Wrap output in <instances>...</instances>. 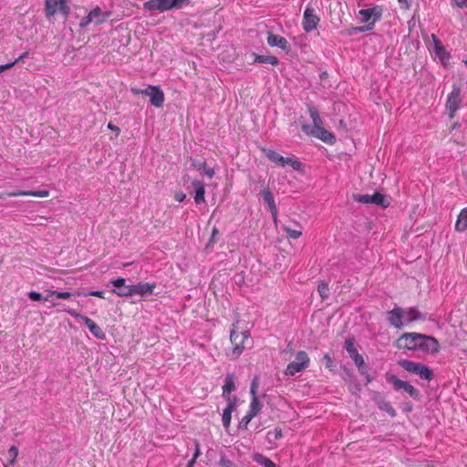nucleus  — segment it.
<instances>
[{"mask_svg":"<svg viewBox=\"0 0 467 467\" xmlns=\"http://www.w3.org/2000/svg\"><path fill=\"white\" fill-rule=\"evenodd\" d=\"M397 347L409 350L435 353L439 350V342L433 337L410 332L404 333L397 340Z\"/></svg>","mask_w":467,"mask_h":467,"instance_id":"1","label":"nucleus"},{"mask_svg":"<svg viewBox=\"0 0 467 467\" xmlns=\"http://www.w3.org/2000/svg\"><path fill=\"white\" fill-rule=\"evenodd\" d=\"M426 313H421L417 307L402 308L395 306L392 310L387 312V320L389 325L395 328L400 329L406 324L425 320Z\"/></svg>","mask_w":467,"mask_h":467,"instance_id":"2","label":"nucleus"},{"mask_svg":"<svg viewBox=\"0 0 467 467\" xmlns=\"http://www.w3.org/2000/svg\"><path fill=\"white\" fill-rule=\"evenodd\" d=\"M189 3L190 0H149L144 3V8L148 11L166 12L181 9Z\"/></svg>","mask_w":467,"mask_h":467,"instance_id":"3","label":"nucleus"},{"mask_svg":"<svg viewBox=\"0 0 467 467\" xmlns=\"http://www.w3.org/2000/svg\"><path fill=\"white\" fill-rule=\"evenodd\" d=\"M386 380L388 383L392 384L395 390L403 389L406 393H408L412 399L419 400L420 397V392L418 389L412 386L410 382L404 381L402 379H398L395 375L387 373L385 375Z\"/></svg>","mask_w":467,"mask_h":467,"instance_id":"4","label":"nucleus"},{"mask_svg":"<svg viewBox=\"0 0 467 467\" xmlns=\"http://www.w3.org/2000/svg\"><path fill=\"white\" fill-rule=\"evenodd\" d=\"M310 359L306 351H298L296 355V359L290 362L285 374L287 376H294L296 373L302 372L309 366Z\"/></svg>","mask_w":467,"mask_h":467,"instance_id":"5","label":"nucleus"},{"mask_svg":"<svg viewBox=\"0 0 467 467\" xmlns=\"http://www.w3.org/2000/svg\"><path fill=\"white\" fill-rule=\"evenodd\" d=\"M46 16H54L56 14L60 13L67 18L70 13V7L66 0H46L45 2Z\"/></svg>","mask_w":467,"mask_h":467,"instance_id":"6","label":"nucleus"},{"mask_svg":"<svg viewBox=\"0 0 467 467\" xmlns=\"http://www.w3.org/2000/svg\"><path fill=\"white\" fill-rule=\"evenodd\" d=\"M109 12H103L99 6H96L80 20L79 27L86 28L91 23L101 25L109 17Z\"/></svg>","mask_w":467,"mask_h":467,"instance_id":"7","label":"nucleus"},{"mask_svg":"<svg viewBox=\"0 0 467 467\" xmlns=\"http://www.w3.org/2000/svg\"><path fill=\"white\" fill-rule=\"evenodd\" d=\"M135 94H143L150 97L151 105L161 108L164 102V93L159 86H149L145 89H132Z\"/></svg>","mask_w":467,"mask_h":467,"instance_id":"8","label":"nucleus"},{"mask_svg":"<svg viewBox=\"0 0 467 467\" xmlns=\"http://www.w3.org/2000/svg\"><path fill=\"white\" fill-rule=\"evenodd\" d=\"M352 198L355 202L365 204H376L382 208H386L389 205V202L386 197L379 192H375L372 195L355 193L353 194Z\"/></svg>","mask_w":467,"mask_h":467,"instance_id":"9","label":"nucleus"},{"mask_svg":"<svg viewBox=\"0 0 467 467\" xmlns=\"http://www.w3.org/2000/svg\"><path fill=\"white\" fill-rule=\"evenodd\" d=\"M320 18L317 16L314 7L307 5L304 11L302 26L306 33L317 28Z\"/></svg>","mask_w":467,"mask_h":467,"instance_id":"10","label":"nucleus"},{"mask_svg":"<svg viewBox=\"0 0 467 467\" xmlns=\"http://www.w3.org/2000/svg\"><path fill=\"white\" fill-rule=\"evenodd\" d=\"M462 103L461 88L453 86L451 92L449 94L446 108L450 112V118H453L455 112L459 109Z\"/></svg>","mask_w":467,"mask_h":467,"instance_id":"11","label":"nucleus"},{"mask_svg":"<svg viewBox=\"0 0 467 467\" xmlns=\"http://www.w3.org/2000/svg\"><path fill=\"white\" fill-rule=\"evenodd\" d=\"M382 7L379 5H374L370 8L360 9L358 15L361 17V23H368L370 19H374V22H379L382 17Z\"/></svg>","mask_w":467,"mask_h":467,"instance_id":"12","label":"nucleus"},{"mask_svg":"<svg viewBox=\"0 0 467 467\" xmlns=\"http://www.w3.org/2000/svg\"><path fill=\"white\" fill-rule=\"evenodd\" d=\"M230 340L233 344V357L237 358L242 353L243 350L246 348L244 342H242L239 333L237 332V326L233 325V327L230 332Z\"/></svg>","mask_w":467,"mask_h":467,"instance_id":"13","label":"nucleus"},{"mask_svg":"<svg viewBox=\"0 0 467 467\" xmlns=\"http://www.w3.org/2000/svg\"><path fill=\"white\" fill-rule=\"evenodd\" d=\"M266 41L269 46L277 47L284 50L285 53H289L291 50V47L288 41L284 36L268 32Z\"/></svg>","mask_w":467,"mask_h":467,"instance_id":"14","label":"nucleus"},{"mask_svg":"<svg viewBox=\"0 0 467 467\" xmlns=\"http://www.w3.org/2000/svg\"><path fill=\"white\" fill-rule=\"evenodd\" d=\"M235 389H236V387H235V382H234V375L233 373H228L225 376L224 384L223 386V394H222L223 398L226 401H233V400L236 401V398L231 397V393L233 391H234Z\"/></svg>","mask_w":467,"mask_h":467,"instance_id":"15","label":"nucleus"},{"mask_svg":"<svg viewBox=\"0 0 467 467\" xmlns=\"http://www.w3.org/2000/svg\"><path fill=\"white\" fill-rule=\"evenodd\" d=\"M308 135L319 139L320 140L329 145H333L336 142L335 135L332 132L324 129L323 127L312 131Z\"/></svg>","mask_w":467,"mask_h":467,"instance_id":"16","label":"nucleus"},{"mask_svg":"<svg viewBox=\"0 0 467 467\" xmlns=\"http://www.w3.org/2000/svg\"><path fill=\"white\" fill-rule=\"evenodd\" d=\"M262 197L264 199V202L268 205V208L271 212V214L273 216V219L275 222H276L277 219V208L275 205V202L274 199V196L270 191L269 188H265L262 191Z\"/></svg>","mask_w":467,"mask_h":467,"instance_id":"17","label":"nucleus"},{"mask_svg":"<svg viewBox=\"0 0 467 467\" xmlns=\"http://www.w3.org/2000/svg\"><path fill=\"white\" fill-rule=\"evenodd\" d=\"M431 40H432V44H433V50H434L436 56L441 61L448 60L450 58V54L446 51L441 41L434 34L431 35Z\"/></svg>","mask_w":467,"mask_h":467,"instance_id":"18","label":"nucleus"},{"mask_svg":"<svg viewBox=\"0 0 467 467\" xmlns=\"http://www.w3.org/2000/svg\"><path fill=\"white\" fill-rule=\"evenodd\" d=\"M156 287L155 283H139L133 285V296L140 295L141 296H150Z\"/></svg>","mask_w":467,"mask_h":467,"instance_id":"19","label":"nucleus"},{"mask_svg":"<svg viewBox=\"0 0 467 467\" xmlns=\"http://www.w3.org/2000/svg\"><path fill=\"white\" fill-rule=\"evenodd\" d=\"M84 323L89 329L90 333L98 339L104 340L106 338V334L102 330V328L97 325L91 318L85 317Z\"/></svg>","mask_w":467,"mask_h":467,"instance_id":"20","label":"nucleus"},{"mask_svg":"<svg viewBox=\"0 0 467 467\" xmlns=\"http://www.w3.org/2000/svg\"><path fill=\"white\" fill-rule=\"evenodd\" d=\"M236 409V401H227V406L223 410V415H222V421L223 426L225 430H227L230 427L231 420H232V413Z\"/></svg>","mask_w":467,"mask_h":467,"instance_id":"21","label":"nucleus"},{"mask_svg":"<svg viewBox=\"0 0 467 467\" xmlns=\"http://www.w3.org/2000/svg\"><path fill=\"white\" fill-rule=\"evenodd\" d=\"M194 190H195V195H194V201L197 204L201 202H204V194H205V185L202 181L194 180L192 182Z\"/></svg>","mask_w":467,"mask_h":467,"instance_id":"22","label":"nucleus"},{"mask_svg":"<svg viewBox=\"0 0 467 467\" xmlns=\"http://www.w3.org/2000/svg\"><path fill=\"white\" fill-rule=\"evenodd\" d=\"M398 364L404 370H406V371H408V372H410L411 374H414V375H417L419 369L420 368V367L422 365V363L411 361V360H409V359H400L398 361Z\"/></svg>","mask_w":467,"mask_h":467,"instance_id":"23","label":"nucleus"},{"mask_svg":"<svg viewBox=\"0 0 467 467\" xmlns=\"http://www.w3.org/2000/svg\"><path fill=\"white\" fill-rule=\"evenodd\" d=\"M455 230L460 233L467 230V208H463L460 212L455 223Z\"/></svg>","mask_w":467,"mask_h":467,"instance_id":"24","label":"nucleus"},{"mask_svg":"<svg viewBox=\"0 0 467 467\" xmlns=\"http://www.w3.org/2000/svg\"><path fill=\"white\" fill-rule=\"evenodd\" d=\"M253 56L254 57V63L271 64L273 66H276L279 63L278 58L275 56H264L255 53H254Z\"/></svg>","mask_w":467,"mask_h":467,"instance_id":"25","label":"nucleus"},{"mask_svg":"<svg viewBox=\"0 0 467 467\" xmlns=\"http://www.w3.org/2000/svg\"><path fill=\"white\" fill-rule=\"evenodd\" d=\"M192 166H194L201 174L206 175L208 178H213L214 175V170L213 168H208L204 161H192Z\"/></svg>","mask_w":467,"mask_h":467,"instance_id":"26","label":"nucleus"},{"mask_svg":"<svg viewBox=\"0 0 467 467\" xmlns=\"http://www.w3.org/2000/svg\"><path fill=\"white\" fill-rule=\"evenodd\" d=\"M253 461L264 467H276V464L273 461L261 453H254L253 455Z\"/></svg>","mask_w":467,"mask_h":467,"instance_id":"27","label":"nucleus"},{"mask_svg":"<svg viewBox=\"0 0 467 467\" xmlns=\"http://www.w3.org/2000/svg\"><path fill=\"white\" fill-rule=\"evenodd\" d=\"M313 120V125H309V124H304L302 125V130L306 133V134H309L311 133L312 131L317 130V129H320L323 127V120L321 119V118H317V119H312Z\"/></svg>","mask_w":467,"mask_h":467,"instance_id":"28","label":"nucleus"},{"mask_svg":"<svg viewBox=\"0 0 467 467\" xmlns=\"http://www.w3.org/2000/svg\"><path fill=\"white\" fill-rule=\"evenodd\" d=\"M261 409H262V404H261L258 397H254V399H252L250 406H249V410L246 413H248L249 415H251L252 417L254 418L259 413Z\"/></svg>","mask_w":467,"mask_h":467,"instance_id":"29","label":"nucleus"},{"mask_svg":"<svg viewBox=\"0 0 467 467\" xmlns=\"http://www.w3.org/2000/svg\"><path fill=\"white\" fill-rule=\"evenodd\" d=\"M417 375L427 381H431L433 379L432 370L426 365L422 364L420 368L419 369Z\"/></svg>","mask_w":467,"mask_h":467,"instance_id":"30","label":"nucleus"},{"mask_svg":"<svg viewBox=\"0 0 467 467\" xmlns=\"http://www.w3.org/2000/svg\"><path fill=\"white\" fill-rule=\"evenodd\" d=\"M282 430L280 428H275V430L267 432L266 440L268 443L275 444L277 440L282 438Z\"/></svg>","mask_w":467,"mask_h":467,"instance_id":"31","label":"nucleus"},{"mask_svg":"<svg viewBox=\"0 0 467 467\" xmlns=\"http://www.w3.org/2000/svg\"><path fill=\"white\" fill-rule=\"evenodd\" d=\"M112 292L120 297L132 296H133V285H125L124 286L119 287V289H112Z\"/></svg>","mask_w":467,"mask_h":467,"instance_id":"32","label":"nucleus"},{"mask_svg":"<svg viewBox=\"0 0 467 467\" xmlns=\"http://www.w3.org/2000/svg\"><path fill=\"white\" fill-rule=\"evenodd\" d=\"M278 164L282 167L290 165L296 171H298L301 167L300 161L286 157H283V161H280Z\"/></svg>","mask_w":467,"mask_h":467,"instance_id":"33","label":"nucleus"},{"mask_svg":"<svg viewBox=\"0 0 467 467\" xmlns=\"http://www.w3.org/2000/svg\"><path fill=\"white\" fill-rule=\"evenodd\" d=\"M265 155L273 162L278 164L280 161H283V156L277 153L275 150L271 149L264 150Z\"/></svg>","mask_w":467,"mask_h":467,"instance_id":"34","label":"nucleus"},{"mask_svg":"<svg viewBox=\"0 0 467 467\" xmlns=\"http://www.w3.org/2000/svg\"><path fill=\"white\" fill-rule=\"evenodd\" d=\"M345 349L348 353L349 357L352 358L358 354V349L355 347L353 338H348L345 342Z\"/></svg>","mask_w":467,"mask_h":467,"instance_id":"35","label":"nucleus"},{"mask_svg":"<svg viewBox=\"0 0 467 467\" xmlns=\"http://www.w3.org/2000/svg\"><path fill=\"white\" fill-rule=\"evenodd\" d=\"M317 292L322 299H327L329 297V287L327 283L322 281L318 284Z\"/></svg>","mask_w":467,"mask_h":467,"instance_id":"36","label":"nucleus"},{"mask_svg":"<svg viewBox=\"0 0 467 467\" xmlns=\"http://www.w3.org/2000/svg\"><path fill=\"white\" fill-rule=\"evenodd\" d=\"M282 229L286 234L287 237L291 239H297L302 235L301 230L291 229L288 225H283Z\"/></svg>","mask_w":467,"mask_h":467,"instance_id":"37","label":"nucleus"},{"mask_svg":"<svg viewBox=\"0 0 467 467\" xmlns=\"http://www.w3.org/2000/svg\"><path fill=\"white\" fill-rule=\"evenodd\" d=\"M379 407L381 410L386 411L391 418L396 417V410L390 405V403L383 401Z\"/></svg>","mask_w":467,"mask_h":467,"instance_id":"38","label":"nucleus"},{"mask_svg":"<svg viewBox=\"0 0 467 467\" xmlns=\"http://www.w3.org/2000/svg\"><path fill=\"white\" fill-rule=\"evenodd\" d=\"M28 297L32 301H41V300L49 301L50 300V298H49L50 295L48 293H47V296H44L42 294L36 292V291H30L28 293Z\"/></svg>","mask_w":467,"mask_h":467,"instance_id":"39","label":"nucleus"},{"mask_svg":"<svg viewBox=\"0 0 467 467\" xmlns=\"http://www.w3.org/2000/svg\"><path fill=\"white\" fill-rule=\"evenodd\" d=\"M364 33L362 26H351L347 28L343 34L347 36H352L354 35Z\"/></svg>","mask_w":467,"mask_h":467,"instance_id":"40","label":"nucleus"},{"mask_svg":"<svg viewBox=\"0 0 467 467\" xmlns=\"http://www.w3.org/2000/svg\"><path fill=\"white\" fill-rule=\"evenodd\" d=\"M50 295V296H55L56 297L59 299H68L71 296V293L69 292H58V291H47Z\"/></svg>","mask_w":467,"mask_h":467,"instance_id":"41","label":"nucleus"},{"mask_svg":"<svg viewBox=\"0 0 467 467\" xmlns=\"http://www.w3.org/2000/svg\"><path fill=\"white\" fill-rule=\"evenodd\" d=\"M254 419L251 415L246 413L243 419L239 422V429L246 430L248 427V424L251 422V420Z\"/></svg>","mask_w":467,"mask_h":467,"instance_id":"42","label":"nucleus"},{"mask_svg":"<svg viewBox=\"0 0 467 467\" xmlns=\"http://www.w3.org/2000/svg\"><path fill=\"white\" fill-rule=\"evenodd\" d=\"M18 195L47 197V196H48V192L47 191L29 192H22V193H19Z\"/></svg>","mask_w":467,"mask_h":467,"instance_id":"43","label":"nucleus"},{"mask_svg":"<svg viewBox=\"0 0 467 467\" xmlns=\"http://www.w3.org/2000/svg\"><path fill=\"white\" fill-rule=\"evenodd\" d=\"M257 387H258L257 378H254L251 383V388H250V394L252 396V399H254V397H257Z\"/></svg>","mask_w":467,"mask_h":467,"instance_id":"44","label":"nucleus"},{"mask_svg":"<svg viewBox=\"0 0 467 467\" xmlns=\"http://www.w3.org/2000/svg\"><path fill=\"white\" fill-rule=\"evenodd\" d=\"M8 455L9 457L11 458V463H14L16 458L17 457L18 455V449L17 447L16 446H11L10 449L8 450Z\"/></svg>","mask_w":467,"mask_h":467,"instance_id":"45","label":"nucleus"},{"mask_svg":"<svg viewBox=\"0 0 467 467\" xmlns=\"http://www.w3.org/2000/svg\"><path fill=\"white\" fill-rule=\"evenodd\" d=\"M125 283L126 280L122 277H119L111 281L112 285L115 287L114 289H119V287H122L126 285Z\"/></svg>","mask_w":467,"mask_h":467,"instance_id":"46","label":"nucleus"},{"mask_svg":"<svg viewBox=\"0 0 467 467\" xmlns=\"http://www.w3.org/2000/svg\"><path fill=\"white\" fill-rule=\"evenodd\" d=\"M239 335L242 339V342H244V344L247 346V343L251 337L250 331L248 329L243 330L239 333Z\"/></svg>","mask_w":467,"mask_h":467,"instance_id":"47","label":"nucleus"},{"mask_svg":"<svg viewBox=\"0 0 467 467\" xmlns=\"http://www.w3.org/2000/svg\"><path fill=\"white\" fill-rule=\"evenodd\" d=\"M219 463L222 467H233L234 466V462L224 456H222L220 458Z\"/></svg>","mask_w":467,"mask_h":467,"instance_id":"48","label":"nucleus"},{"mask_svg":"<svg viewBox=\"0 0 467 467\" xmlns=\"http://www.w3.org/2000/svg\"><path fill=\"white\" fill-rule=\"evenodd\" d=\"M308 112L312 119L319 118L318 110L311 105H308Z\"/></svg>","mask_w":467,"mask_h":467,"instance_id":"49","label":"nucleus"},{"mask_svg":"<svg viewBox=\"0 0 467 467\" xmlns=\"http://www.w3.org/2000/svg\"><path fill=\"white\" fill-rule=\"evenodd\" d=\"M67 312L73 317L78 319V320H82L84 322V318L87 317L86 316H83L79 313H78L76 310L74 309H68L67 310Z\"/></svg>","mask_w":467,"mask_h":467,"instance_id":"50","label":"nucleus"},{"mask_svg":"<svg viewBox=\"0 0 467 467\" xmlns=\"http://www.w3.org/2000/svg\"><path fill=\"white\" fill-rule=\"evenodd\" d=\"M376 23L377 22H374V19H372V21H368V23H366L365 26H362L363 32L373 30L375 28Z\"/></svg>","mask_w":467,"mask_h":467,"instance_id":"51","label":"nucleus"},{"mask_svg":"<svg viewBox=\"0 0 467 467\" xmlns=\"http://www.w3.org/2000/svg\"><path fill=\"white\" fill-rule=\"evenodd\" d=\"M351 358L353 359L357 368L365 362L363 357L360 354H358V355L352 357Z\"/></svg>","mask_w":467,"mask_h":467,"instance_id":"52","label":"nucleus"},{"mask_svg":"<svg viewBox=\"0 0 467 467\" xmlns=\"http://www.w3.org/2000/svg\"><path fill=\"white\" fill-rule=\"evenodd\" d=\"M358 372L363 376L368 373V366L364 362L362 365L358 367Z\"/></svg>","mask_w":467,"mask_h":467,"instance_id":"53","label":"nucleus"},{"mask_svg":"<svg viewBox=\"0 0 467 467\" xmlns=\"http://www.w3.org/2000/svg\"><path fill=\"white\" fill-rule=\"evenodd\" d=\"M323 359L326 361V367L329 369L332 368L333 367V360H332V358L328 355V354H326L323 358Z\"/></svg>","mask_w":467,"mask_h":467,"instance_id":"54","label":"nucleus"},{"mask_svg":"<svg viewBox=\"0 0 467 467\" xmlns=\"http://www.w3.org/2000/svg\"><path fill=\"white\" fill-rule=\"evenodd\" d=\"M87 296H96V297H99V298H104V292L103 291H99V290L89 291L87 294Z\"/></svg>","mask_w":467,"mask_h":467,"instance_id":"55","label":"nucleus"},{"mask_svg":"<svg viewBox=\"0 0 467 467\" xmlns=\"http://www.w3.org/2000/svg\"><path fill=\"white\" fill-rule=\"evenodd\" d=\"M174 199L179 202H183L185 199H186V194L183 193V192H177L175 195H174Z\"/></svg>","mask_w":467,"mask_h":467,"instance_id":"56","label":"nucleus"},{"mask_svg":"<svg viewBox=\"0 0 467 467\" xmlns=\"http://www.w3.org/2000/svg\"><path fill=\"white\" fill-rule=\"evenodd\" d=\"M455 5L460 8H467V0H453Z\"/></svg>","mask_w":467,"mask_h":467,"instance_id":"57","label":"nucleus"},{"mask_svg":"<svg viewBox=\"0 0 467 467\" xmlns=\"http://www.w3.org/2000/svg\"><path fill=\"white\" fill-rule=\"evenodd\" d=\"M27 57H28V52H24L23 54H21V55L19 56V57H17V58H16L15 61H13L12 63H15V65H16V64H17V63H19V62H21V61H24V59H25V58H26Z\"/></svg>","mask_w":467,"mask_h":467,"instance_id":"58","label":"nucleus"},{"mask_svg":"<svg viewBox=\"0 0 467 467\" xmlns=\"http://www.w3.org/2000/svg\"><path fill=\"white\" fill-rule=\"evenodd\" d=\"M15 66V63H7L5 65H1L0 66V73L13 67Z\"/></svg>","mask_w":467,"mask_h":467,"instance_id":"59","label":"nucleus"},{"mask_svg":"<svg viewBox=\"0 0 467 467\" xmlns=\"http://www.w3.org/2000/svg\"><path fill=\"white\" fill-rule=\"evenodd\" d=\"M194 444H195V451H194L193 457L195 459H197L199 457V455L201 454L200 443L198 441H194Z\"/></svg>","mask_w":467,"mask_h":467,"instance_id":"60","label":"nucleus"},{"mask_svg":"<svg viewBox=\"0 0 467 467\" xmlns=\"http://www.w3.org/2000/svg\"><path fill=\"white\" fill-rule=\"evenodd\" d=\"M398 2L401 5H404L405 9H409L410 7V5L408 0H398Z\"/></svg>","mask_w":467,"mask_h":467,"instance_id":"61","label":"nucleus"},{"mask_svg":"<svg viewBox=\"0 0 467 467\" xmlns=\"http://www.w3.org/2000/svg\"><path fill=\"white\" fill-rule=\"evenodd\" d=\"M108 128L111 130L117 131L118 133L119 132V129L111 122L108 124Z\"/></svg>","mask_w":467,"mask_h":467,"instance_id":"62","label":"nucleus"},{"mask_svg":"<svg viewBox=\"0 0 467 467\" xmlns=\"http://www.w3.org/2000/svg\"><path fill=\"white\" fill-rule=\"evenodd\" d=\"M195 462H196V459L194 457H192V460L189 461L187 467H193Z\"/></svg>","mask_w":467,"mask_h":467,"instance_id":"63","label":"nucleus"},{"mask_svg":"<svg viewBox=\"0 0 467 467\" xmlns=\"http://www.w3.org/2000/svg\"><path fill=\"white\" fill-rule=\"evenodd\" d=\"M366 378L367 383H369L372 381V378L370 377L369 373L367 375H363Z\"/></svg>","mask_w":467,"mask_h":467,"instance_id":"64","label":"nucleus"}]
</instances>
